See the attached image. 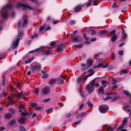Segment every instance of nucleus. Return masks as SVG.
I'll return each instance as SVG.
<instances>
[{
	"label": "nucleus",
	"mask_w": 131,
	"mask_h": 131,
	"mask_svg": "<svg viewBox=\"0 0 131 131\" xmlns=\"http://www.w3.org/2000/svg\"><path fill=\"white\" fill-rule=\"evenodd\" d=\"M13 7L12 4H7L2 8L1 12L2 13V18L3 19H7L8 16V9L11 8Z\"/></svg>",
	"instance_id": "f257e3e1"
},
{
	"label": "nucleus",
	"mask_w": 131,
	"mask_h": 131,
	"mask_svg": "<svg viewBox=\"0 0 131 131\" xmlns=\"http://www.w3.org/2000/svg\"><path fill=\"white\" fill-rule=\"evenodd\" d=\"M23 34V31L19 32L18 35L16 37V40H14L12 43V47L13 49H15L18 47L20 41L19 38H21Z\"/></svg>",
	"instance_id": "f03ea898"
},
{
	"label": "nucleus",
	"mask_w": 131,
	"mask_h": 131,
	"mask_svg": "<svg viewBox=\"0 0 131 131\" xmlns=\"http://www.w3.org/2000/svg\"><path fill=\"white\" fill-rule=\"evenodd\" d=\"M41 64L38 62H33L31 64V70L34 71L36 70H39L41 69Z\"/></svg>",
	"instance_id": "7ed1b4c3"
},
{
	"label": "nucleus",
	"mask_w": 131,
	"mask_h": 131,
	"mask_svg": "<svg viewBox=\"0 0 131 131\" xmlns=\"http://www.w3.org/2000/svg\"><path fill=\"white\" fill-rule=\"evenodd\" d=\"M16 7L18 8L20 7L23 8V10H25L27 9H32V8L30 6L26 5L24 4L19 2H18L16 5Z\"/></svg>",
	"instance_id": "20e7f679"
},
{
	"label": "nucleus",
	"mask_w": 131,
	"mask_h": 131,
	"mask_svg": "<svg viewBox=\"0 0 131 131\" xmlns=\"http://www.w3.org/2000/svg\"><path fill=\"white\" fill-rule=\"evenodd\" d=\"M95 83V79L94 80L92 83L91 86L87 85L86 86V89L88 90V93L89 94L92 93L94 90V86Z\"/></svg>",
	"instance_id": "39448f33"
},
{
	"label": "nucleus",
	"mask_w": 131,
	"mask_h": 131,
	"mask_svg": "<svg viewBox=\"0 0 131 131\" xmlns=\"http://www.w3.org/2000/svg\"><path fill=\"white\" fill-rule=\"evenodd\" d=\"M19 108L21 110H19V111L21 113L22 116H25L28 115V112L25 110L24 108V105H20L19 106Z\"/></svg>",
	"instance_id": "423d86ee"
},
{
	"label": "nucleus",
	"mask_w": 131,
	"mask_h": 131,
	"mask_svg": "<svg viewBox=\"0 0 131 131\" xmlns=\"http://www.w3.org/2000/svg\"><path fill=\"white\" fill-rule=\"evenodd\" d=\"M50 90L51 89L49 86H45L42 89L41 93L44 95H46L49 92Z\"/></svg>",
	"instance_id": "0eeeda50"
},
{
	"label": "nucleus",
	"mask_w": 131,
	"mask_h": 131,
	"mask_svg": "<svg viewBox=\"0 0 131 131\" xmlns=\"http://www.w3.org/2000/svg\"><path fill=\"white\" fill-rule=\"evenodd\" d=\"M116 32L115 30H113L111 32V36L112 37L111 40L113 42H115L117 38V36L116 35H114Z\"/></svg>",
	"instance_id": "6e6552de"
},
{
	"label": "nucleus",
	"mask_w": 131,
	"mask_h": 131,
	"mask_svg": "<svg viewBox=\"0 0 131 131\" xmlns=\"http://www.w3.org/2000/svg\"><path fill=\"white\" fill-rule=\"evenodd\" d=\"M108 107L105 105H101L99 107V110L100 112L102 113H105L108 111Z\"/></svg>",
	"instance_id": "1a4fd4ad"
},
{
	"label": "nucleus",
	"mask_w": 131,
	"mask_h": 131,
	"mask_svg": "<svg viewBox=\"0 0 131 131\" xmlns=\"http://www.w3.org/2000/svg\"><path fill=\"white\" fill-rule=\"evenodd\" d=\"M121 29L122 30V34L123 36V37L121 39V41H122L125 40V39L127 37V35L125 34V31L124 29L122 27H121Z\"/></svg>",
	"instance_id": "9d476101"
},
{
	"label": "nucleus",
	"mask_w": 131,
	"mask_h": 131,
	"mask_svg": "<svg viewBox=\"0 0 131 131\" xmlns=\"http://www.w3.org/2000/svg\"><path fill=\"white\" fill-rule=\"evenodd\" d=\"M127 122L128 120L126 118V117L124 118L122 121V122L123 124H122L121 126L119 127V128L120 129L123 128L124 127V126L126 125V123Z\"/></svg>",
	"instance_id": "9b49d317"
},
{
	"label": "nucleus",
	"mask_w": 131,
	"mask_h": 131,
	"mask_svg": "<svg viewBox=\"0 0 131 131\" xmlns=\"http://www.w3.org/2000/svg\"><path fill=\"white\" fill-rule=\"evenodd\" d=\"M57 83L56 79H50L49 81V84L52 87Z\"/></svg>",
	"instance_id": "f8f14e48"
},
{
	"label": "nucleus",
	"mask_w": 131,
	"mask_h": 131,
	"mask_svg": "<svg viewBox=\"0 0 131 131\" xmlns=\"http://www.w3.org/2000/svg\"><path fill=\"white\" fill-rule=\"evenodd\" d=\"M103 128L104 129H106L107 131H112L114 129V128H112L107 125H103Z\"/></svg>",
	"instance_id": "ddd939ff"
},
{
	"label": "nucleus",
	"mask_w": 131,
	"mask_h": 131,
	"mask_svg": "<svg viewBox=\"0 0 131 131\" xmlns=\"http://www.w3.org/2000/svg\"><path fill=\"white\" fill-rule=\"evenodd\" d=\"M23 19L24 20V22L23 24V27L26 26L27 23V15H25L23 17Z\"/></svg>",
	"instance_id": "4468645a"
},
{
	"label": "nucleus",
	"mask_w": 131,
	"mask_h": 131,
	"mask_svg": "<svg viewBox=\"0 0 131 131\" xmlns=\"http://www.w3.org/2000/svg\"><path fill=\"white\" fill-rule=\"evenodd\" d=\"M26 94L25 93H24L23 91H21L20 92L18 93L17 95V96L18 97H21L23 99L26 98Z\"/></svg>",
	"instance_id": "2eb2a0df"
},
{
	"label": "nucleus",
	"mask_w": 131,
	"mask_h": 131,
	"mask_svg": "<svg viewBox=\"0 0 131 131\" xmlns=\"http://www.w3.org/2000/svg\"><path fill=\"white\" fill-rule=\"evenodd\" d=\"M64 49V47L63 44H62L58 46L57 50L58 52H62Z\"/></svg>",
	"instance_id": "dca6fc26"
},
{
	"label": "nucleus",
	"mask_w": 131,
	"mask_h": 131,
	"mask_svg": "<svg viewBox=\"0 0 131 131\" xmlns=\"http://www.w3.org/2000/svg\"><path fill=\"white\" fill-rule=\"evenodd\" d=\"M82 5H80L77 6L74 8V10L75 12H78L80 11L81 9Z\"/></svg>",
	"instance_id": "f3484780"
},
{
	"label": "nucleus",
	"mask_w": 131,
	"mask_h": 131,
	"mask_svg": "<svg viewBox=\"0 0 131 131\" xmlns=\"http://www.w3.org/2000/svg\"><path fill=\"white\" fill-rule=\"evenodd\" d=\"M82 69L83 70H85L90 67V66L89 65L86 63V64H81Z\"/></svg>",
	"instance_id": "a211bd4d"
},
{
	"label": "nucleus",
	"mask_w": 131,
	"mask_h": 131,
	"mask_svg": "<svg viewBox=\"0 0 131 131\" xmlns=\"http://www.w3.org/2000/svg\"><path fill=\"white\" fill-rule=\"evenodd\" d=\"M57 83L59 84H63L64 83L63 80L60 78H58L56 79Z\"/></svg>",
	"instance_id": "6ab92c4d"
},
{
	"label": "nucleus",
	"mask_w": 131,
	"mask_h": 131,
	"mask_svg": "<svg viewBox=\"0 0 131 131\" xmlns=\"http://www.w3.org/2000/svg\"><path fill=\"white\" fill-rule=\"evenodd\" d=\"M26 121V119L24 117H21L20 119H19L18 121L21 123H24Z\"/></svg>",
	"instance_id": "aec40b11"
},
{
	"label": "nucleus",
	"mask_w": 131,
	"mask_h": 131,
	"mask_svg": "<svg viewBox=\"0 0 131 131\" xmlns=\"http://www.w3.org/2000/svg\"><path fill=\"white\" fill-rule=\"evenodd\" d=\"M88 72H89L91 73H90L88 74V75L89 76H91L94 73V71L92 69H90L88 70Z\"/></svg>",
	"instance_id": "412c9836"
},
{
	"label": "nucleus",
	"mask_w": 131,
	"mask_h": 131,
	"mask_svg": "<svg viewBox=\"0 0 131 131\" xmlns=\"http://www.w3.org/2000/svg\"><path fill=\"white\" fill-rule=\"evenodd\" d=\"M123 93L128 97L131 98V95L128 91L125 90H124Z\"/></svg>",
	"instance_id": "4be33fe9"
},
{
	"label": "nucleus",
	"mask_w": 131,
	"mask_h": 131,
	"mask_svg": "<svg viewBox=\"0 0 131 131\" xmlns=\"http://www.w3.org/2000/svg\"><path fill=\"white\" fill-rule=\"evenodd\" d=\"M33 57H31L28 59L27 60H25V63L27 64L30 62L34 59Z\"/></svg>",
	"instance_id": "5701e85b"
},
{
	"label": "nucleus",
	"mask_w": 131,
	"mask_h": 131,
	"mask_svg": "<svg viewBox=\"0 0 131 131\" xmlns=\"http://www.w3.org/2000/svg\"><path fill=\"white\" fill-rule=\"evenodd\" d=\"M86 112H81L80 114L78 115L77 117V118H79L80 116H83L85 115V114Z\"/></svg>",
	"instance_id": "b1692460"
},
{
	"label": "nucleus",
	"mask_w": 131,
	"mask_h": 131,
	"mask_svg": "<svg viewBox=\"0 0 131 131\" xmlns=\"http://www.w3.org/2000/svg\"><path fill=\"white\" fill-rule=\"evenodd\" d=\"M16 123V122L14 119H13L10 122L9 124L10 125L13 126Z\"/></svg>",
	"instance_id": "393cba45"
},
{
	"label": "nucleus",
	"mask_w": 131,
	"mask_h": 131,
	"mask_svg": "<svg viewBox=\"0 0 131 131\" xmlns=\"http://www.w3.org/2000/svg\"><path fill=\"white\" fill-rule=\"evenodd\" d=\"M98 90L100 93H103L104 94V89L102 87H101L100 88L98 89Z\"/></svg>",
	"instance_id": "a878e982"
},
{
	"label": "nucleus",
	"mask_w": 131,
	"mask_h": 131,
	"mask_svg": "<svg viewBox=\"0 0 131 131\" xmlns=\"http://www.w3.org/2000/svg\"><path fill=\"white\" fill-rule=\"evenodd\" d=\"M87 62L89 63L90 64L88 65H89L90 66V67L92 65L93 63L92 60L91 59H88L87 61Z\"/></svg>",
	"instance_id": "bb28decb"
},
{
	"label": "nucleus",
	"mask_w": 131,
	"mask_h": 131,
	"mask_svg": "<svg viewBox=\"0 0 131 131\" xmlns=\"http://www.w3.org/2000/svg\"><path fill=\"white\" fill-rule=\"evenodd\" d=\"M12 115L10 113H7L5 115V117L7 119L11 117Z\"/></svg>",
	"instance_id": "cd10ccee"
},
{
	"label": "nucleus",
	"mask_w": 131,
	"mask_h": 131,
	"mask_svg": "<svg viewBox=\"0 0 131 131\" xmlns=\"http://www.w3.org/2000/svg\"><path fill=\"white\" fill-rule=\"evenodd\" d=\"M41 48H37V49H36L34 50L29 51V53H32L34 52L35 51H41Z\"/></svg>",
	"instance_id": "c85d7f7f"
},
{
	"label": "nucleus",
	"mask_w": 131,
	"mask_h": 131,
	"mask_svg": "<svg viewBox=\"0 0 131 131\" xmlns=\"http://www.w3.org/2000/svg\"><path fill=\"white\" fill-rule=\"evenodd\" d=\"M69 22L70 25H73L75 24L76 21L75 20H71Z\"/></svg>",
	"instance_id": "c756f323"
},
{
	"label": "nucleus",
	"mask_w": 131,
	"mask_h": 131,
	"mask_svg": "<svg viewBox=\"0 0 131 131\" xmlns=\"http://www.w3.org/2000/svg\"><path fill=\"white\" fill-rule=\"evenodd\" d=\"M103 64L102 63H100L99 64H98L97 66H94V69H96L97 68H98L100 67H102Z\"/></svg>",
	"instance_id": "7c9ffc66"
},
{
	"label": "nucleus",
	"mask_w": 131,
	"mask_h": 131,
	"mask_svg": "<svg viewBox=\"0 0 131 131\" xmlns=\"http://www.w3.org/2000/svg\"><path fill=\"white\" fill-rule=\"evenodd\" d=\"M19 129L20 131H25L26 129L23 126H21L19 127Z\"/></svg>",
	"instance_id": "2f4dec72"
},
{
	"label": "nucleus",
	"mask_w": 131,
	"mask_h": 131,
	"mask_svg": "<svg viewBox=\"0 0 131 131\" xmlns=\"http://www.w3.org/2000/svg\"><path fill=\"white\" fill-rule=\"evenodd\" d=\"M43 51L45 52V54L46 55H49L50 53V51L49 49H48L46 50H44Z\"/></svg>",
	"instance_id": "473e14b6"
},
{
	"label": "nucleus",
	"mask_w": 131,
	"mask_h": 131,
	"mask_svg": "<svg viewBox=\"0 0 131 131\" xmlns=\"http://www.w3.org/2000/svg\"><path fill=\"white\" fill-rule=\"evenodd\" d=\"M48 74L45 73L43 75L42 77V78L44 79H45L48 77Z\"/></svg>",
	"instance_id": "72a5a7b5"
},
{
	"label": "nucleus",
	"mask_w": 131,
	"mask_h": 131,
	"mask_svg": "<svg viewBox=\"0 0 131 131\" xmlns=\"http://www.w3.org/2000/svg\"><path fill=\"white\" fill-rule=\"evenodd\" d=\"M126 108L128 109V110L127 111V112H130V108L129 106L127 105L124 106V109Z\"/></svg>",
	"instance_id": "f704fd0d"
},
{
	"label": "nucleus",
	"mask_w": 131,
	"mask_h": 131,
	"mask_svg": "<svg viewBox=\"0 0 131 131\" xmlns=\"http://www.w3.org/2000/svg\"><path fill=\"white\" fill-rule=\"evenodd\" d=\"M39 89L38 88H37L35 89V93L37 94L38 95L39 92Z\"/></svg>",
	"instance_id": "c9c22d12"
},
{
	"label": "nucleus",
	"mask_w": 131,
	"mask_h": 131,
	"mask_svg": "<svg viewBox=\"0 0 131 131\" xmlns=\"http://www.w3.org/2000/svg\"><path fill=\"white\" fill-rule=\"evenodd\" d=\"M75 47L78 48H81L82 47L83 45L81 44L77 45L75 46Z\"/></svg>",
	"instance_id": "e433bc0d"
},
{
	"label": "nucleus",
	"mask_w": 131,
	"mask_h": 131,
	"mask_svg": "<svg viewBox=\"0 0 131 131\" xmlns=\"http://www.w3.org/2000/svg\"><path fill=\"white\" fill-rule=\"evenodd\" d=\"M126 73V71L125 70H121L120 74H125Z\"/></svg>",
	"instance_id": "4c0bfd02"
},
{
	"label": "nucleus",
	"mask_w": 131,
	"mask_h": 131,
	"mask_svg": "<svg viewBox=\"0 0 131 131\" xmlns=\"http://www.w3.org/2000/svg\"><path fill=\"white\" fill-rule=\"evenodd\" d=\"M93 3L94 5H97L98 4L97 0H94L93 2Z\"/></svg>",
	"instance_id": "58836bf2"
},
{
	"label": "nucleus",
	"mask_w": 131,
	"mask_h": 131,
	"mask_svg": "<svg viewBox=\"0 0 131 131\" xmlns=\"http://www.w3.org/2000/svg\"><path fill=\"white\" fill-rule=\"evenodd\" d=\"M119 97L118 96H116L113 98V99L112 100V102H114L115 101L117 100Z\"/></svg>",
	"instance_id": "ea45409f"
},
{
	"label": "nucleus",
	"mask_w": 131,
	"mask_h": 131,
	"mask_svg": "<svg viewBox=\"0 0 131 131\" xmlns=\"http://www.w3.org/2000/svg\"><path fill=\"white\" fill-rule=\"evenodd\" d=\"M90 33L93 35H95L96 33L95 31L93 30H91L90 31Z\"/></svg>",
	"instance_id": "a19ab883"
},
{
	"label": "nucleus",
	"mask_w": 131,
	"mask_h": 131,
	"mask_svg": "<svg viewBox=\"0 0 131 131\" xmlns=\"http://www.w3.org/2000/svg\"><path fill=\"white\" fill-rule=\"evenodd\" d=\"M7 94V93H6L4 91H3L2 92V95H1V96L2 97H5L6 95Z\"/></svg>",
	"instance_id": "79ce46f5"
},
{
	"label": "nucleus",
	"mask_w": 131,
	"mask_h": 131,
	"mask_svg": "<svg viewBox=\"0 0 131 131\" xmlns=\"http://www.w3.org/2000/svg\"><path fill=\"white\" fill-rule=\"evenodd\" d=\"M45 28V27L43 26H41L39 28V32H40L42 30L44 29Z\"/></svg>",
	"instance_id": "37998d69"
},
{
	"label": "nucleus",
	"mask_w": 131,
	"mask_h": 131,
	"mask_svg": "<svg viewBox=\"0 0 131 131\" xmlns=\"http://www.w3.org/2000/svg\"><path fill=\"white\" fill-rule=\"evenodd\" d=\"M9 111L10 112L14 114L15 113L14 109L13 108H10L9 109Z\"/></svg>",
	"instance_id": "c03bdc74"
},
{
	"label": "nucleus",
	"mask_w": 131,
	"mask_h": 131,
	"mask_svg": "<svg viewBox=\"0 0 131 131\" xmlns=\"http://www.w3.org/2000/svg\"><path fill=\"white\" fill-rule=\"evenodd\" d=\"M107 31L105 30H104L100 31V33L101 34H104L106 33Z\"/></svg>",
	"instance_id": "a18cd8bd"
},
{
	"label": "nucleus",
	"mask_w": 131,
	"mask_h": 131,
	"mask_svg": "<svg viewBox=\"0 0 131 131\" xmlns=\"http://www.w3.org/2000/svg\"><path fill=\"white\" fill-rule=\"evenodd\" d=\"M83 37L84 39L86 40H88L89 39L86 36V35L85 34H84L83 35Z\"/></svg>",
	"instance_id": "49530a36"
},
{
	"label": "nucleus",
	"mask_w": 131,
	"mask_h": 131,
	"mask_svg": "<svg viewBox=\"0 0 131 131\" xmlns=\"http://www.w3.org/2000/svg\"><path fill=\"white\" fill-rule=\"evenodd\" d=\"M31 105L32 107H35L37 106V104L36 103H32L31 104Z\"/></svg>",
	"instance_id": "de8ad7c7"
},
{
	"label": "nucleus",
	"mask_w": 131,
	"mask_h": 131,
	"mask_svg": "<svg viewBox=\"0 0 131 131\" xmlns=\"http://www.w3.org/2000/svg\"><path fill=\"white\" fill-rule=\"evenodd\" d=\"M50 100V98H48L47 99H45L43 100V102H49Z\"/></svg>",
	"instance_id": "09e8293b"
},
{
	"label": "nucleus",
	"mask_w": 131,
	"mask_h": 131,
	"mask_svg": "<svg viewBox=\"0 0 131 131\" xmlns=\"http://www.w3.org/2000/svg\"><path fill=\"white\" fill-rule=\"evenodd\" d=\"M114 69V67L113 66H110L108 68V69L109 70H111Z\"/></svg>",
	"instance_id": "8fccbe9b"
},
{
	"label": "nucleus",
	"mask_w": 131,
	"mask_h": 131,
	"mask_svg": "<svg viewBox=\"0 0 131 131\" xmlns=\"http://www.w3.org/2000/svg\"><path fill=\"white\" fill-rule=\"evenodd\" d=\"M10 104H13L14 103V102L12 100V98L9 101Z\"/></svg>",
	"instance_id": "3c124183"
},
{
	"label": "nucleus",
	"mask_w": 131,
	"mask_h": 131,
	"mask_svg": "<svg viewBox=\"0 0 131 131\" xmlns=\"http://www.w3.org/2000/svg\"><path fill=\"white\" fill-rule=\"evenodd\" d=\"M56 44V43L54 42H52L50 43V45L51 46H53Z\"/></svg>",
	"instance_id": "603ef678"
},
{
	"label": "nucleus",
	"mask_w": 131,
	"mask_h": 131,
	"mask_svg": "<svg viewBox=\"0 0 131 131\" xmlns=\"http://www.w3.org/2000/svg\"><path fill=\"white\" fill-rule=\"evenodd\" d=\"M90 76H89L88 75H86L85 77L83 79V81H85L87 80V78L89 77Z\"/></svg>",
	"instance_id": "864d4df0"
},
{
	"label": "nucleus",
	"mask_w": 131,
	"mask_h": 131,
	"mask_svg": "<svg viewBox=\"0 0 131 131\" xmlns=\"http://www.w3.org/2000/svg\"><path fill=\"white\" fill-rule=\"evenodd\" d=\"M74 40L75 41L77 42H78L79 41V39L76 37H74Z\"/></svg>",
	"instance_id": "5fc2aeb1"
},
{
	"label": "nucleus",
	"mask_w": 131,
	"mask_h": 131,
	"mask_svg": "<svg viewBox=\"0 0 131 131\" xmlns=\"http://www.w3.org/2000/svg\"><path fill=\"white\" fill-rule=\"evenodd\" d=\"M109 66L108 64H106L105 65H104L103 64L102 67L103 68H106L107 67Z\"/></svg>",
	"instance_id": "6e6d98bb"
},
{
	"label": "nucleus",
	"mask_w": 131,
	"mask_h": 131,
	"mask_svg": "<svg viewBox=\"0 0 131 131\" xmlns=\"http://www.w3.org/2000/svg\"><path fill=\"white\" fill-rule=\"evenodd\" d=\"M91 4V3L90 2H89L88 3L85 4V5H86V6L87 7H88L90 6Z\"/></svg>",
	"instance_id": "4d7b16f0"
},
{
	"label": "nucleus",
	"mask_w": 131,
	"mask_h": 131,
	"mask_svg": "<svg viewBox=\"0 0 131 131\" xmlns=\"http://www.w3.org/2000/svg\"><path fill=\"white\" fill-rule=\"evenodd\" d=\"M59 22V21L58 20H57L55 21H54L53 22V23L54 24H56L58 23Z\"/></svg>",
	"instance_id": "13d9d810"
},
{
	"label": "nucleus",
	"mask_w": 131,
	"mask_h": 131,
	"mask_svg": "<svg viewBox=\"0 0 131 131\" xmlns=\"http://www.w3.org/2000/svg\"><path fill=\"white\" fill-rule=\"evenodd\" d=\"M102 85H104L106 83V81H101Z\"/></svg>",
	"instance_id": "bf43d9fd"
},
{
	"label": "nucleus",
	"mask_w": 131,
	"mask_h": 131,
	"mask_svg": "<svg viewBox=\"0 0 131 131\" xmlns=\"http://www.w3.org/2000/svg\"><path fill=\"white\" fill-rule=\"evenodd\" d=\"M52 109H53V108H49V109H47L46 110V112H49L51 111V110Z\"/></svg>",
	"instance_id": "052dcab7"
},
{
	"label": "nucleus",
	"mask_w": 131,
	"mask_h": 131,
	"mask_svg": "<svg viewBox=\"0 0 131 131\" xmlns=\"http://www.w3.org/2000/svg\"><path fill=\"white\" fill-rule=\"evenodd\" d=\"M115 57V54L114 53H112L111 55V59L112 60H113Z\"/></svg>",
	"instance_id": "680f3d73"
},
{
	"label": "nucleus",
	"mask_w": 131,
	"mask_h": 131,
	"mask_svg": "<svg viewBox=\"0 0 131 131\" xmlns=\"http://www.w3.org/2000/svg\"><path fill=\"white\" fill-rule=\"evenodd\" d=\"M42 108L41 107H35V109H36L37 110H39L40 109H41Z\"/></svg>",
	"instance_id": "e2e57ef3"
},
{
	"label": "nucleus",
	"mask_w": 131,
	"mask_h": 131,
	"mask_svg": "<svg viewBox=\"0 0 131 131\" xmlns=\"http://www.w3.org/2000/svg\"><path fill=\"white\" fill-rule=\"evenodd\" d=\"M112 97L111 96H108L105 99H104V100H108L110 99H112Z\"/></svg>",
	"instance_id": "0e129e2a"
},
{
	"label": "nucleus",
	"mask_w": 131,
	"mask_h": 131,
	"mask_svg": "<svg viewBox=\"0 0 131 131\" xmlns=\"http://www.w3.org/2000/svg\"><path fill=\"white\" fill-rule=\"evenodd\" d=\"M119 53L121 55H122L123 54V52L122 51H120L119 52Z\"/></svg>",
	"instance_id": "69168bd1"
},
{
	"label": "nucleus",
	"mask_w": 131,
	"mask_h": 131,
	"mask_svg": "<svg viewBox=\"0 0 131 131\" xmlns=\"http://www.w3.org/2000/svg\"><path fill=\"white\" fill-rule=\"evenodd\" d=\"M87 103L88 104V105L89 106H92V104L90 102H87Z\"/></svg>",
	"instance_id": "338daca9"
},
{
	"label": "nucleus",
	"mask_w": 131,
	"mask_h": 131,
	"mask_svg": "<svg viewBox=\"0 0 131 131\" xmlns=\"http://www.w3.org/2000/svg\"><path fill=\"white\" fill-rule=\"evenodd\" d=\"M117 81L116 80H113V82L112 83L113 84H115L117 82Z\"/></svg>",
	"instance_id": "774afa93"
}]
</instances>
